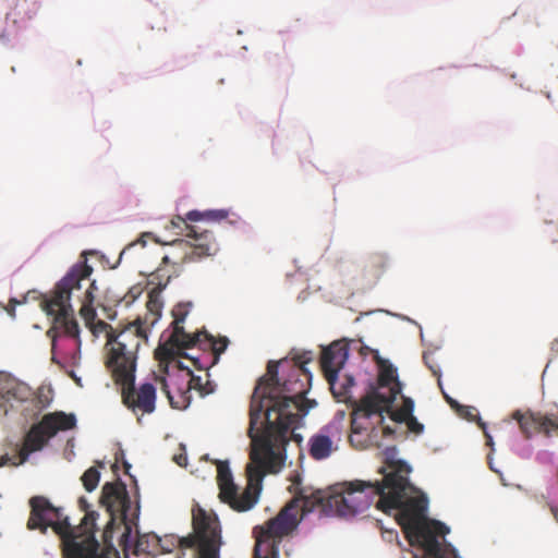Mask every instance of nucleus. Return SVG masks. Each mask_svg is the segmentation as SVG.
I'll list each match as a JSON object with an SVG mask.
<instances>
[{"instance_id": "7c9ffc66", "label": "nucleus", "mask_w": 558, "mask_h": 558, "mask_svg": "<svg viewBox=\"0 0 558 558\" xmlns=\"http://www.w3.org/2000/svg\"><path fill=\"white\" fill-rule=\"evenodd\" d=\"M228 216V213L226 210H208L205 211V219L213 220V221H220L222 219H226Z\"/></svg>"}, {"instance_id": "f8f14e48", "label": "nucleus", "mask_w": 558, "mask_h": 558, "mask_svg": "<svg viewBox=\"0 0 558 558\" xmlns=\"http://www.w3.org/2000/svg\"><path fill=\"white\" fill-rule=\"evenodd\" d=\"M135 372H131L130 380L125 377L113 376L114 381L121 386L123 404L134 413L150 414L156 409V388L145 383L135 388Z\"/></svg>"}, {"instance_id": "f03ea898", "label": "nucleus", "mask_w": 558, "mask_h": 558, "mask_svg": "<svg viewBox=\"0 0 558 558\" xmlns=\"http://www.w3.org/2000/svg\"><path fill=\"white\" fill-rule=\"evenodd\" d=\"M396 446L383 450L384 462L389 473L385 474L380 483L388 489V497H384L380 506L401 507L397 522L401 526L411 546H418L424 555H414L413 558H459L456 549L449 543H441L438 537H445L449 527L436 520L426 517L427 500L425 498L408 497L412 489L408 474L410 465L397 459Z\"/></svg>"}, {"instance_id": "a211bd4d", "label": "nucleus", "mask_w": 558, "mask_h": 558, "mask_svg": "<svg viewBox=\"0 0 558 558\" xmlns=\"http://www.w3.org/2000/svg\"><path fill=\"white\" fill-rule=\"evenodd\" d=\"M202 333V342H197L195 345H198L201 349H210L214 354L213 364H216L219 360L221 353H223L229 344V340L227 337H219L216 339L214 336L209 335L207 331H203Z\"/></svg>"}, {"instance_id": "f257e3e1", "label": "nucleus", "mask_w": 558, "mask_h": 558, "mask_svg": "<svg viewBox=\"0 0 558 558\" xmlns=\"http://www.w3.org/2000/svg\"><path fill=\"white\" fill-rule=\"evenodd\" d=\"M312 361L311 352L287 359L269 361L267 371L253 391L250 405L251 462L246 465V487L239 494L228 461H217L219 498L233 510L252 509L259 497L263 478L277 473L283 465L282 451L290 436L300 440L293 430L301 417L316 405L305 395L310 388L311 373L305 367Z\"/></svg>"}, {"instance_id": "dca6fc26", "label": "nucleus", "mask_w": 558, "mask_h": 558, "mask_svg": "<svg viewBox=\"0 0 558 558\" xmlns=\"http://www.w3.org/2000/svg\"><path fill=\"white\" fill-rule=\"evenodd\" d=\"M384 408L375 403L373 407H364V397L356 404L351 413V432L368 433V425L362 421H367L372 415L379 416V424L384 423Z\"/></svg>"}, {"instance_id": "ea45409f", "label": "nucleus", "mask_w": 558, "mask_h": 558, "mask_svg": "<svg viewBox=\"0 0 558 558\" xmlns=\"http://www.w3.org/2000/svg\"><path fill=\"white\" fill-rule=\"evenodd\" d=\"M550 512L553 513L556 522L558 523V507L556 506H550Z\"/></svg>"}, {"instance_id": "c756f323", "label": "nucleus", "mask_w": 558, "mask_h": 558, "mask_svg": "<svg viewBox=\"0 0 558 558\" xmlns=\"http://www.w3.org/2000/svg\"><path fill=\"white\" fill-rule=\"evenodd\" d=\"M78 506L81 508L82 511L85 512V515L88 514V513H94V525L92 527V531H93V536L95 537V532H96V518L98 517V513L95 512V511H89L88 508H89V504L87 502L86 498L85 497H81L78 499Z\"/></svg>"}, {"instance_id": "a878e982", "label": "nucleus", "mask_w": 558, "mask_h": 558, "mask_svg": "<svg viewBox=\"0 0 558 558\" xmlns=\"http://www.w3.org/2000/svg\"><path fill=\"white\" fill-rule=\"evenodd\" d=\"M387 262L388 260L384 255L375 254L369 257L368 267L369 268H378V270H376V275H379L380 271L386 267Z\"/></svg>"}, {"instance_id": "c03bdc74", "label": "nucleus", "mask_w": 558, "mask_h": 558, "mask_svg": "<svg viewBox=\"0 0 558 558\" xmlns=\"http://www.w3.org/2000/svg\"><path fill=\"white\" fill-rule=\"evenodd\" d=\"M177 558H183V557H182V556H179V557H177Z\"/></svg>"}, {"instance_id": "bb28decb", "label": "nucleus", "mask_w": 558, "mask_h": 558, "mask_svg": "<svg viewBox=\"0 0 558 558\" xmlns=\"http://www.w3.org/2000/svg\"><path fill=\"white\" fill-rule=\"evenodd\" d=\"M423 360H424L425 365L433 373V375L436 376L439 379L440 378V367L435 362V359H434L433 354L424 353Z\"/></svg>"}, {"instance_id": "a19ab883", "label": "nucleus", "mask_w": 558, "mask_h": 558, "mask_svg": "<svg viewBox=\"0 0 558 558\" xmlns=\"http://www.w3.org/2000/svg\"><path fill=\"white\" fill-rule=\"evenodd\" d=\"M485 435L487 438V445H492V442H493L492 436H489L488 434H485Z\"/></svg>"}, {"instance_id": "c9c22d12", "label": "nucleus", "mask_w": 558, "mask_h": 558, "mask_svg": "<svg viewBox=\"0 0 558 558\" xmlns=\"http://www.w3.org/2000/svg\"><path fill=\"white\" fill-rule=\"evenodd\" d=\"M186 221H199V220H203L205 219V213H201V211H197V210H191L186 214V217H185Z\"/></svg>"}, {"instance_id": "58836bf2", "label": "nucleus", "mask_w": 558, "mask_h": 558, "mask_svg": "<svg viewBox=\"0 0 558 558\" xmlns=\"http://www.w3.org/2000/svg\"><path fill=\"white\" fill-rule=\"evenodd\" d=\"M396 433V430L393 428H391L390 426H384L383 427V435L385 437H388V436H393Z\"/></svg>"}, {"instance_id": "cd10ccee", "label": "nucleus", "mask_w": 558, "mask_h": 558, "mask_svg": "<svg viewBox=\"0 0 558 558\" xmlns=\"http://www.w3.org/2000/svg\"><path fill=\"white\" fill-rule=\"evenodd\" d=\"M89 327L94 333L106 332L107 336L109 332H114L116 330L111 325L104 320H98L96 324H92Z\"/></svg>"}, {"instance_id": "393cba45", "label": "nucleus", "mask_w": 558, "mask_h": 558, "mask_svg": "<svg viewBox=\"0 0 558 558\" xmlns=\"http://www.w3.org/2000/svg\"><path fill=\"white\" fill-rule=\"evenodd\" d=\"M392 404L389 408L384 409V412H387L390 418L396 423H407L409 418L412 416L405 412H403L402 408L397 410L391 409Z\"/></svg>"}, {"instance_id": "9d476101", "label": "nucleus", "mask_w": 558, "mask_h": 558, "mask_svg": "<svg viewBox=\"0 0 558 558\" xmlns=\"http://www.w3.org/2000/svg\"><path fill=\"white\" fill-rule=\"evenodd\" d=\"M76 426V417L73 413L56 411L45 414L26 433L23 444L19 446V461L14 465L25 463L31 453L41 450L59 432L73 429Z\"/></svg>"}, {"instance_id": "423d86ee", "label": "nucleus", "mask_w": 558, "mask_h": 558, "mask_svg": "<svg viewBox=\"0 0 558 558\" xmlns=\"http://www.w3.org/2000/svg\"><path fill=\"white\" fill-rule=\"evenodd\" d=\"M193 532L185 537L167 535L159 538L163 551L170 553L174 547L195 548V558H219L222 544L218 518L201 507L193 509Z\"/></svg>"}, {"instance_id": "5701e85b", "label": "nucleus", "mask_w": 558, "mask_h": 558, "mask_svg": "<svg viewBox=\"0 0 558 558\" xmlns=\"http://www.w3.org/2000/svg\"><path fill=\"white\" fill-rule=\"evenodd\" d=\"M99 480L100 472L95 466L87 469L81 477L84 488L89 493L98 486Z\"/></svg>"}, {"instance_id": "4468645a", "label": "nucleus", "mask_w": 558, "mask_h": 558, "mask_svg": "<svg viewBox=\"0 0 558 558\" xmlns=\"http://www.w3.org/2000/svg\"><path fill=\"white\" fill-rule=\"evenodd\" d=\"M349 355V344L344 340L333 341L325 348L320 357V365L328 384H332Z\"/></svg>"}, {"instance_id": "2eb2a0df", "label": "nucleus", "mask_w": 558, "mask_h": 558, "mask_svg": "<svg viewBox=\"0 0 558 558\" xmlns=\"http://www.w3.org/2000/svg\"><path fill=\"white\" fill-rule=\"evenodd\" d=\"M100 502L111 513L122 511L125 514L131 504L125 484L121 481L106 483L102 486Z\"/></svg>"}, {"instance_id": "412c9836", "label": "nucleus", "mask_w": 558, "mask_h": 558, "mask_svg": "<svg viewBox=\"0 0 558 558\" xmlns=\"http://www.w3.org/2000/svg\"><path fill=\"white\" fill-rule=\"evenodd\" d=\"M332 384L330 385V389L332 395L339 401H347L350 397V390L354 386V379L352 376L345 375L341 381L338 380V376L331 378Z\"/></svg>"}, {"instance_id": "39448f33", "label": "nucleus", "mask_w": 558, "mask_h": 558, "mask_svg": "<svg viewBox=\"0 0 558 558\" xmlns=\"http://www.w3.org/2000/svg\"><path fill=\"white\" fill-rule=\"evenodd\" d=\"M325 500L326 495L322 490L300 488L275 518L268 520L263 525L254 527V548L257 555L265 553L266 555L279 558V545L282 538L296 529L304 515L324 506Z\"/></svg>"}, {"instance_id": "ddd939ff", "label": "nucleus", "mask_w": 558, "mask_h": 558, "mask_svg": "<svg viewBox=\"0 0 558 558\" xmlns=\"http://www.w3.org/2000/svg\"><path fill=\"white\" fill-rule=\"evenodd\" d=\"M401 393V383L398 380L397 369L392 365L381 368L378 375V386L364 396V407L378 403L381 408H389L397 396Z\"/></svg>"}, {"instance_id": "1a4fd4ad", "label": "nucleus", "mask_w": 558, "mask_h": 558, "mask_svg": "<svg viewBox=\"0 0 558 558\" xmlns=\"http://www.w3.org/2000/svg\"><path fill=\"white\" fill-rule=\"evenodd\" d=\"M174 228L182 229L187 238L194 240L193 243L178 239L171 243V251L162 257V264H185L199 260L207 256H213L218 251L217 243L211 232L199 231L196 226L189 225L186 219L175 216L171 220Z\"/></svg>"}, {"instance_id": "473e14b6", "label": "nucleus", "mask_w": 558, "mask_h": 558, "mask_svg": "<svg viewBox=\"0 0 558 558\" xmlns=\"http://www.w3.org/2000/svg\"><path fill=\"white\" fill-rule=\"evenodd\" d=\"M36 401H37L39 410L47 408L51 402V398L49 397V391L47 393L39 391V393L36 397Z\"/></svg>"}, {"instance_id": "e433bc0d", "label": "nucleus", "mask_w": 558, "mask_h": 558, "mask_svg": "<svg viewBox=\"0 0 558 558\" xmlns=\"http://www.w3.org/2000/svg\"><path fill=\"white\" fill-rule=\"evenodd\" d=\"M401 408L403 409V412L413 415L414 403L412 399L403 397V403Z\"/></svg>"}, {"instance_id": "f704fd0d", "label": "nucleus", "mask_w": 558, "mask_h": 558, "mask_svg": "<svg viewBox=\"0 0 558 558\" xmlns=\"http://www.w3.org/2000/svg\"><path fill=\"white\" fill-rule=\"evenodd\" d=\"M21 304L20 301H17L15 298H12L9 300L8 305L4 307L5 312L12 317H15V307L16 305Z\"/></svg>"}, {"instance_id": "7ed1b4c3", "label": "nucleus", "mask_w": 558, "mask_h": 558, "mask_svg": "<svg viewBox=\"0 0 558 558\" xmlns=\"http://www.w3.org/2000/svg\"><path fill=\"white\" fill-rule=\"evenodd\" d=\"M29 507L27 529L46 533L51 527L60 538L62 558H109L93 536L94 513L84 515L81 523L74 526L62 509L56 508L44 496L32 497Z\"/></svg>"}, {"instance_id": "0eeeda50", "label": "nucleus", "mask_w": 558, "mask_h": 558, "mask_svg": "<svg viewBox=\"0 0 558 558\" xmlns=\"http://www.w3.org/2000/svg\"><path fill=\"white\" fill-rule=\"evenodd\" d=\"M147 319L141 318L124 326L120 331L108 333V345L110 352L107 360V367L111 371L112 377L120 376L131 378V372H135L137 351L142 342L148 339V329L145 326Z\"/></svg>"}, {"instance_id": "6e6552de", "label": "nucleus", "mask_w": 558, "mask_h": 558, "mask_svg": "<svg viewBox=\"0 0 558 558\" xmlns=\"http://www.w3.org/2000/svg\"><path fill=\"white\" fill-rule=\"evenodd\" d=\"M384 497H388V489L380 482L355 480L342 484V489L339 495L335 496L333 504L337 512L340 515L347 517L365 511L371 507L374 499L378 498L376 502L377 509L385 513L396 510L397 517L401 511V507L380 506Z\"/></svg>"}, {"instance_id": "20e7f679", "label": "nucleus", "mask_w": 558, "mask_h": 558, "mask_svg": "<svg viewBox=\"0 0 558 558\" xmlns=\"http://www.w3.org/2000/svg\"><path fill=\"white\" fill-rule=\"evenodd\" d=\"M92 251H83L80 260L75 263L65 276L56 283L50 293L43 295L41 310L51 317L52 325L46 336L51 340V362L60 365L56 356L57 340L63 333L76 340L81 345L80 326L70 303V295L74 289L82 287V281L87 280L93 274V267L87 264V256Z\"/></svg>"}, {"instance_id": "f3484780", "label": "nucleus", "mask_w": 558, "mask_h": 558, "mask_svg": "<svg viewBox=\"0 0 558 558\" xmlns=\"http://www.w3.org/2000/svg\"><path fill=\"white\" fill-rule=\"evenodd\" d=\"M92 276V274L89 275ZM87 283V287L85 288V291L83 293V296H78L82 300V306L80 310V314L82 318L85 320L87 326H90L95 318H96V311L93 307V301H94V293L93 289L95 288V281H90V277H88L87 280L82 281V287L80 289H74L71 294L74 293V291H80L84 284ZM72 295H70L71 298Z\"/></svg>"}, {"instance_id": "4be33fe9", "label": "nucleus", "mask_w": 558, "mask_h": 558, "mask_svg": "<svg viewBox=\"0 0 558 558\" xmlns=\"http://www.w3.org/2000/svg\"><path fill=\"white\" fill-rule=\"evenodd\" d=\"M350 444L356 449H365L368 446L375 445L376 447H380L378 442H374L372 438V433H360V432H351L349 436Z\"/></svg>"}, {"instance_id": "b1692460", "label": "nucleus", "mask_w": 558, "mask_h": 558, "mask_svg": "<svg viewBox=\"0 0 558 558\" xmlns=\"http://www.w3.org/2000/svg\"><path fill=\"white\" fill-rule=\"evenodd\" d=\"M146 305L149 313L154 316L151 320L153 325L161 315L162 303L157 296L150 294Z\"/></svg>"}, {"instance_id": "6ab92c4d", "label": "nucleus", "mask_w": 558, "mask_h": 558, "mask_svg": "<svg viewBox=\"0 0 558 558\" xmlns=\"http://www.w3.org/2000/svg\"><path fill=\"white\" fill-rule=\"evenodd\" d=\"M332 452V440L326 435H315L310 439V454L315 460H323Z\"/></svg>"}, {"instance_id": "c85d7f7f", "label": "nucleus", "mask_w": 558, "mask_h": 558, "mask_svg": "<svg viewBox=\"0 0 558 558\" xmlns=\"http://www.w3.org/2000/svg\"><path fill=\"white\" fill-rule=\"evenodd\" d=\"M405 424L409 430L416 435L422 434L424 430V425L420 423L414 415H412Z\"/></svg>"}, {"instance_id": "37998d69", "label": "nucleus", "mask_w": 558, "mask_h": 558, "mask_svg": "<svg viewBox=\"0 0 558 558\" xmlns=\"http://www.w3.org/2000/svg\"><path fill=\"white\" fill-rule=\"evenodd\" d=\"M167 281H169V279ZM167 283L168 282L163 283L162 286L159 283V286L161 287V289H165L167 287Z\"/></svg>"}, {"instance_id": "72a5a7b5", "label": "nucleus", "mask_w": 558, "mask_h": 558, "mask_svg": "<svg viewBox=\"0 0 558 558\" xmlns=\"http://www.w3.org/2000/svg\"><path fill=\"white\" fill-rule=\"evenodd\" d=\"M149 235V233H143L140 239L136 241L130 243L128 246L124 247V250L121 252L120 257H122L128 251H130L135 245L140 244L142 247L146 245L145 236Z\"/></svg>"}, {"instance_id": "79ce46f5", "label": "nucleus", "mask_w": 558, "mask_h": 558, "mask_svg": "<svg viewBox=\"0 0 558 558\" xmlns=\"http://www.w3.org/2000/svg\"><path fill=\"white\" fill-rule=\"evenodd\" d=\"M124 466H125V472L128 473V470L130 469V464L125 462Z\"/></svg>"}, {"instance_id": "aec40b11", "label": "nucleus", "mask_w": 558, "mask_h": 558, "mask_svg": "<svg viewBox=\"0 0 558 558\" xmlns=\"http://www.w3.org/2000/svg\"><path fill=\"white\" fill-rule=\"evenodd\" d=\"M162 390L166 393L170 405L177 410H184L191 403V386H187L185 390H180L177 396H173L168 389V385L165 379H162Z\"/></svg>"}, {"instance_id": "9b49d317", "label": "nucleus", "mask_w": 558, "mask_h": 558, "mask_svg": "<svg viewBox=\"0 0 558 558\" xmlns=\"http://www.w3.org/2000/svg\"><path fill=\"white\" fill-rule=\"evenodd\" d=\"M192 308L191 302L179 303L172 310L173 322L171 324L172 331L168 339L158 347L157 354L171 359L174 355V348L189 349L195 347L197 342H202V333H187L183 328V323Z\"/></svg>"}, {"instance_id": "4c0bfd02", "label": "nucleus", "mask_w": 558, "mask_h": 558, "mask_svg": "<svg viewBox=\"0 0 558 558\" xmlns=\"http://www.w3.org/2000/svg\"><path fill=\"white\" fill-rule=\"evenodd\" d=\"M189 386H191V388H197L202 392V395L208 393L207 390H204L202 388L201 377L192 376V378H191V380L189 383Z\"/></svg>"}, {"instance_id": "2f4dec72", "label": "nucleus", "mask_w": 558, "mask_h": 558, "mask_svg": "<svg viewBox=\"0 0 558 558\" xmlns=\"http://www.w3.org/2000/svg\"><path fill=\"white\" fill-rule=\"evenodd\" d=\"M16 452L12 457L8 453L0 456V468H3L8 464L14 465V461H19V445L15 448Z\"/></svg>"}]
</instances>
